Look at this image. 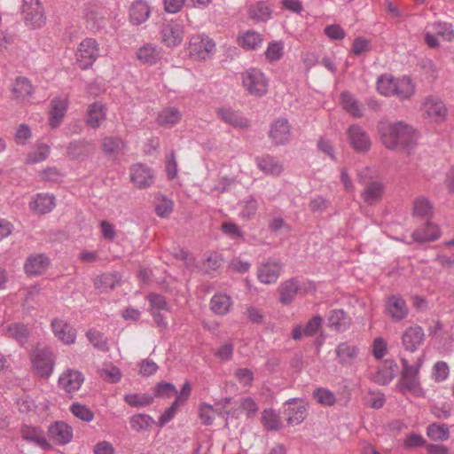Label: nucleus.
I'll return each instance as SVG.
<instances>
[{
	"mask_svg": "<svg viewBox=\"0 0 454 454\" xmlns=\"http://www.w3.org/2000/svg\"><path fill=\"white\" fill-rule=\"evenodd\" d=\"M378 131L382 144L389 150H403L409 153L416 145L415 130L403 121L381 122Z\"/></svg>",
	"mask_w": 454,
	"mask_h": 454,
	"instance_id": "1",
	"label": "nucleus"
},
{
	"mask_svg": "<svg viewBox=\"0 0 454 454\" xmlns=\"http://www.w3.org/2000/svg\"><path fill=\"white\" fill-rule=\"evenodd\" d=\"M215 51V43L206 35H192L189 42V55L199 60H206Z\"/></svg>",
	"mask_w": 454,
	"mask_h": 454,
	"instance_id": "2",
	"label": "nucleus"
},
{
	"mask_svg": "<svg viewBox=\"0 0 454 454\" xmlns=\"http://www.w3.org/2000/svg\"><path fill=\"white\" fill-rule=\"evenodd\" d=\"M243 86L251 95L262 96L267 92L268 81L262 72L249 68L242 74Z\"/></svg>",
	"mask_w": 454,
	"mask_h": 454,
	"instance_id": "3",
	"label": "nucleus"
},
{
	"mask_svg": "<svg viewBox=\"0 0 454 454\" xmlns=\"http://www.w3.org/2000/svg\"><path fill=\"white\" fill-rule=\"evenodd\" d=\"M21 12L27 25L40 27L44 24V10L39 0H23Z\"/></svg>",
	"mask_w": 454,
	"mask_h": 454,
	"instance_id": "4",
	"label": "nucleus"
},
{
	"mask_svg": "<svg viewBox=\"0 0 454 454\" xmlns=\"http://www.w3.org/2000/svg\"><path fill=\"white\" fill-rule=\"evenodd\" d=\"M98 56L99 48L95 39L86 38L80 43L76 58L78 65L82 69L91 67Z\"/></svg>",
	"mask_w": 454,
	"mask_h": 454,
	"instance_id": "5",
	"label": "nucleus"
},
{
	"mask_svg": "<svg viewBox=\"0 0 454 454\" xmlns=\"http://www.w3.org/2000/svg\"><path fill=\"white\" fill-rule=\"evenodd\" d=\"M34 369L42 377H48L53 370L52 352L48 348H37L31 355Z\"/></svg>",
	"mask_w": 454,
	"mask_h": 454,
	"instance_id": "6",
	"label": "nucleus"
},
{
	"mask_svg": "<svg viewBox=\"0 0 454 454\" xmlns=\"http://www.w3.org/2000/svg\"><path fill=\"white\" fill-rule=\"evenodd\" d=\"M369 173V169H364L358 173V180L359 182L365 185V188L362 193V197L364 200L369 204L372 205L377 203L382 197L384 188L383 185L376 181H368L366 179Z\"/></svg>",
	"mask_w": 454,
	"mask_h": 454,
	"instance_id": "7",
	"label": "nucleus"
},
{
	"mask_svg": "<svg viewBox=\"0 0 454 454\" xmlns=\"http://www.w3.org/2000/svg\"><path fill=\"white\" fill-rule=\"evenodd\" d=\"M348 138L352 148L358 153L370 150L372 142L365 130L359 125H351L347 131Z\"/></svg>",
	"mask_w": 454,
	"mask_h": 454,
	"instance_id": "8",
	"label": "nucleus"
},
{
	"mask_svg": "<svg viewBox=\"0 0 454 454\" xmlns=\"http://www.w3.org/2000/svg\"><path fill=\"white\" fill-rule=\"evenodd\" d=\"M148 301L150 303V311L154 318L157 325L161 329H167L168 323L166 317H163L162 311L168 312V302L164 296L152 293L148 295Z\"/></svg>",
	"mask_w": 454,
	"mask_h": 454,
	"instance_id": "9",
	"label": "nucleus"
},
{
	"mask_svg": "<svg viewBox=\"0 0 454 454\" xmlns=\"http://www.w3.org/2000/svg\"><path fill=\"white\" fill-rule=\"evenodd\" d=\"M282 264L275 259H268L258 266L257 277L263 284L275 283L280 276Z\"/></svg>",
	"mask_w": 454,
	"mask_h": 454,
	"instance_id": "10",
	"label": "nucleus"
},
{
	"mask_svg": "<svg viewBox=\"0 0 454 454\" xmlns=\"http://www.w3.org/2000/svg\"><path fill=\"white\" fill-rule=\"evenodd\" d=\"M130 178L138 188H146L154 181V176L151 168L140 163L131 166Z\"/></svg>",
	"mask_w": 454,
	"mask_h": 454,
	"instance_id": "11",
	"label": "nucleus"
},
{
	"mask_svg": "<svg viewBox=\"0 0 454 454\" xmlns=\"http://www.w3.org/2000/svg\"><path fill=\"white\" fill-rule=\"evenodd\" d=\"M386 311L394 321H401L408 315L406 301L397 295H392L386 301Z\"/></svg>",
	"mask_w": 454,
	"mask_h": 454,
	"instance_id": "12",
	"label": "nucleus"
},
{
	"mask_svg": "<svg viewBox=\"0 0 454 454\" xmlns=\"http://www.w3.org/2000/svg\"><path fill=\"white\" fill-rule=\"evenodd\" d=\"M425 333L420 326H410L406 328L402 335V342L404 348L414 352L423 343Z\"/></svg>",
	"mask_w": 454,
	"mask_h": 454,
	"instance_id": "13",
	"label": "nucleus"
},
{
	"mask_svg": "<svg viewBox=\"0 0 454 454\" xmlns=\"http://www.w3.org/2000/svg\"><path fill=\"white\" fill-rule=\"evenodd\" d=\"M51 328L55 336L65 344H72L76 339L75 329L62 319L55 318L51 321Z\"/></svg>",
	"mask_w": 454,
	"mask_h": 454,
	"instance_id": "14",
	"label": "nucleus"
},
{
	"mask_svg": "<svg viewBox=\"0 0 454 454\" xmlns=\"http://www.w3.org/2000/svg\"><path fill=\"white\" fill-rule=\"evenodd\" d=\"M84 377L82 372L75 370H67L59 379V387L67 393H73L80 389Z\"/></svg>",
	"mask_w": 454,
	"mask_h": 454,
	"instance_id": "15",
	"label": "nucleus"
},
{
	"mask_svg": "<svg viewBox=\"0 0 454 454\" xmlns=\"http://www.w3.org/2000/svg\"><path fill=\"white\" fill-rule=\"evenodd\" d=\"M49 434L52 441L60 445L71 442L73 438L72 427L63 421H57L49 427Z\"/></svg>",
	"mask_w": 454,
	"mask_h": 454,
	"instance_id": "16",
	"label": "nucleus"
},
{
	"mask_svg": "<svg viewBox=\"0 0 454 454\" xmlns=\"http://www.w3.org/2000/svg\"><path fill=\"white\" fill-rule=\"evenodd\" d=\"M12 98L17 101L27 102L34 93V86L27 78L19 76L12 85Z\"/></svg>",
	"mask_w": 454,
	"mask_h": 454,
	"instance_id": "17",
	"label": "nucleus"
},
{
	"mask_svg": "<svg viewBox=\"0 0 454 454\" xmlns=\"http://www.w3.org/2000/svg\"><path fill=\"white\" fill-rule=\"evenodd\" d=\"M126 149L125 142L119 137H106L102 140V151L109 158L115 160L123 155Z\"/></svg>",
	"mask_w": 454,
	"mask_h": 454,
	"instance_id": "18",
	"label": "nucleus"
},
{
	"mask_svg": "<svg viewBox=\"0 0 454 454\" xmlns=\"http://www.w3.org/2000/svg\"><path fill=\"white\" fill-rule=\"evenodd\" d=\"M50 260L43 254L28 256L24 264V270L29 276L42 274L49 266Z\"/></svg>",
	"mask_w": 454,
	"mask_h": 454,
	"instance_id": "19",
	"label": "nucleus"
},
{
	"mask_svg": "<svg viewBox=\"0 0 454 454\" xmlns=\"http://www.w3.org/2000/svg\"><path fill=\"white\" fill-rule=\"evenodd\" d=\"M2 330L4 335L15 340L20 345L26 344L30 335L28 326L21 322L11 323Z\"/></svg>",
	"mask_w": 454,
	"mask_h": 454,
	"instance_id": "20",
	"label": "nucleus"
},
{
	"mask_svg": "<svg viewBox=\"0 0 454 454\" xmlns=\"http://www.w3.org/2000/svg\"><path fill=\"white\" fill-rule=\"evenodd\" d=\"M335 353L339 364L351 365L359 354V348L355 344L346 341L336 347Z\"/></svg>",
	"mask_w": 454,
	"mask_h": 454,
	"instance_id": "21",
	"label": "nucleus"
},
{
	"mask_svg": "<svg viewBox=\"0 0 454 454\" xmlns=\"http://www.w3.org/2000/svg\"><path fill=\"white\" fill-rule=\"evenodd\" d=\"M397 370L398 366L395 361L386 360L379 365L372 379L380 385H386L394 379Z\"/></svg>",
	"mask_w": 454,
	"mask_h": 454,
	"instance_id": "22",
	"label": "nucleus"
},
{
	"mask_svg": "<svg viewBox=\"0 0 454 454\" xmlns=\"http://www.w3.org/2000/svg\"><path fill=\"white\" fill-rule=\"evenodd\" d=\"M67 108V100L63 98H53L51 102L49 124L57 129L62 122Z\"/></svg>",
	"mask_w": 454,
	"mask_h": 454,
	"instance_id": "23",
	"label": "nucleus"
},
{
	"mask_svg": "<svg viewBox=\"0 0 454 454\" xmlns=\"http://www.w3.org/2000/svg\"><path fill=\"white\" fill-rule=\"evenodd\" d=\"M121 282V275L118 271L104 273L94 280L95 288L101 293L114 290Z\"/></svg>",
	"mask_w": 454,
	"mask_h": 454,
	"instance_id": "24",
	"label": "nucleus"
},
{
	"mask_svg": "<svg viewBox=\"0 0 454 454\" xmlns=\"http://www.w3.org/2000/svg\"><path fill=\"white\" fill-rule=\"evenodd\" d=\"M270 137L276 145L286 144L290 137V126L287 120L278 119L270 128Z\"/></svg>",
	"mask_w": 454,
	"mask_h": 454,
	"instance_id": "25",
	"label": "nucleus"
},
{
	"mask_svg": "<svg viewBox=\"0 0 454 454\" xmlns=\"http://www.w3.org/2000/svg\"><path fill=\"white\" fill-rule=\"evenodd\" d=\"M55 205L54 196L47 193H38L29 203V207L33 212L43 215L51 212Z\"/></svg>",
	"mask_w": 454,
	"mask_h": 454,
	"instance_id": "26",
	"label": "nucleus"
},
{
	"mask_svg": "<svg viewBox=\"0 0 454 454\" xmlns=\"http://www.w3.org/2000/svg\"><path fill=\"white\" fill-rule=\"evenodd\" d=\"M21 435L24 440L30 442L42 449L46 450L50 448V444L44 436L43 431L39 427L24 426L21 428Z\"/></svg>",
	"mask_w": 454,
	"mask_h": 454,
	"instance_id": "27",
	"label": "nucleus"
},
{
	"mask_svg": "<svg viewBox=\"0 0 454 454\" xmlns=\"http://www.w3.org/2000/svg\"><path fill=\"white\" fill-rule=\"evenodd\" d=\"M217 114L223 121L234 128L245 129L248 127L247 120L241 116L239 112L231 108H220L217 110Z\"/></svg>",
	"mask_w": 454,
	"mask_h": 454,
	"instance_id": "28",
	"label": "nucleus"
},
{
	"mask_svg": "<svg viewBox=\"0 0 454 454\" xmlns=\"http://www.w3.org/2000/svg\"><path fill=\"white\" fill-rule=\"evenodd\" d=\"M150 12L151 10L147 3L144 0H137L129 8L130 21L135 25H139L148 19Z\"/></svg>",
	"mask_w": 454,
	"mask_h": 454,
	"instance_id": "29",
	"label": "nucleus"
},
{
	"mask_svg": "<svg viewBox=\"0 0 454 454\" xmlns=\"http://www.w3.org/2000/svg\"><path fill=\"white\" fill-rule=\"evenodd\" d=\"M257 167L267 175L278 176L283 171V166L278 159L264 155L256 159Z\"/></svg>",
	"mask_w": 454,
	"mask_h": 454,
	"instance_id": "30",
	"label": "nucleus"
},
{
	"mask_svg": "<svg viewBox=\"0 0 454 454\" xmlns=\"http://www.w3.org/2000/svg\"><path fill=\"white\" fill-rule=\"evenodd\" d=\"M105 119L106 110L102 103L95 102L89 106L86 121L90 127L98 128Z\"/></svg>",
	"mask_w": 454,
	"mask_h": 454,
	"instance_id": "31",
	"label": "nucleus"
},
{
	"mask_svg": "<svg viewBox=\"0 0 454 454\" xmlns=\"http://www.w3.org/2000/svg\"><path fill=\"white\" fill-rule=\"evenodd\" d=\"M191 391L192 386L189 381H186L179 391L172 385V395H176L175 401L172 402V418L178 410L185 405L190 398Z\"/></svg>",
	"mask_w": 454,
	"mask_h": 454,
	"instance_id": "32",
	"label": "nucleus"
},
{
	"mask_svg": "<svg viewBox=\"0 0 454 454\" xmlns=\"http://www.w3.org/2000/svg\"><path fill=\"white\" fill-rule=\"evenodd\" d=\"M137 57L144 64L153 65L161 59L162 52L152 44H146L138 49Z\"/></svg>",
	"mask_w": 454,
	"mask_h": 454,
	"instance_id": "33",
	"label": "nucleus"
},
{
	"mask_svg": "<svg viewBox=\"0 0 454 454\" xmlns=\"http://www.w3.org/2000/svg\"><path fill=\"white\" fill-rule=\"evenodd\" d=\"M329 326L339 332L347 330L351 323L350 317L342 309H333L328 318Z\"/></svg>",
	"mask_w": 454,
	"mask_h": 454,
	"instance_id": "34",
	"label": "nucleus"
},
{
	"mask_svg": "<svg viewBox=\"0 0 454 454\" xmlns=\"http://www.w3.org/2000/svg\"><path fill=\"white\" fill-rule=\"evenodd\" d=\"M414 93V85L411 80L403 76L396 79L392 96H395L401 100L409 99Z\"/></svg>",
	"mask_w": 454,
	"mask_h": 454,
	"instance_id": "35",
	"label": "nucleus"
},
{
	"mask_svg": "<svg viewBox=\"0 0 454 454\" xmlns=\"http://www.w3.org/2000/svg\"><path fill=\"white\" fill-rule=\"evenodd\" d=\"M439 235L437 226L430 222H427L422 230H417L412 233L414 240L419 243L434 241L439 238Z\"/></svg>",
	"mask_w": 454,
	"mask_h": 454,
	"instance_id": "36",
	"label": "nucleus"
},
{
	"mask_svg": "<svg viewBox=\"0 0 454 454\" xmlns=\"http://www.w3.org/2000/svg\"><path fill=\"white\" fill-rule=\"evenodd\" d=\"M231 297L223 294H215L210 300V309L217 315H225L231 307Z\"/></svg>",
	"mask_w": 454,
	"mask_h": 454,
	"instance_id": "37",
	"label": "nucleus"
},
{
	"mask_svg": "<svg viewBox=\"0 0 454 454\" xmlns=\"http://www.w3.org/2000/svg\"><path fill=\"white\" fill-rule=\"evenodd\" d=\"M263 42V38L261 34L248 30L243 35L239 36L238 43L245 50L254 51L256 50Z\"/></svg>",
	"mask_w": 454,
	"mask_h": 454,
	"instance_id": "38",
	"label": "nucleus"
},
{
	"mask_svg": "<svg viewBox=\"0 0 454 454\" xmlns=\"http://www.w3.org/2000/svg\"><path fill=\"white\" fill-rule=\"evenodd\" d=\"M341 104L346 111L355 117H360L363 114V106L349 92H342L340 96Z\"/></svg>",
	"mask_w": 454,
	"mask_h": 454,
	"instance_id": "39",
	"label": "nucleus"
},
{
	"mask_svg": "<svg viewBox=\"0 0 454 454\" xmlns=\"http://www.w3.org/2000/svg\"><path fill=\"white\" fill-rule=\"evenodd\" d=\"M155 424V420L147 414H135L129 419V425L132 430L142 432L149 430Z\"/></svg>",
	"mask_w": 454,
	"mask_h": 454,
	"instance_id": "40",
	"label": "nucleus"
},
{
	"mask_svg": "<svg viewBox=\"0 0 454 454\" xmlns=\"http://www.w3.org/2000/svg\"><path fill=\"white\" fill-rule=\"evenodd\" d=\"M271 10L265 2H258L250 5L248 9V16L255 21H266L270 18Z\"/></svg>",
	"mask_w": 454,
	"mask_h": 454,
	"instance_id": "41",
	"label": "nucleus"
},
{
	"mask_svg": "<svg viewBox=\"0 0 454 454\" xmlns=\"http://www.w3.org/2000/svg\"><path fill=\"white\" fill-rule=\"evenodd\" d=\"M299 290L297 281L289 279L281 285L279 301L283 304H289L293 301Z\"/></svg>",
	"mask_w": 454,
	"mask_h": 454,
	"instance_id": "42",
	"label": "nucleus"
},
{
	"mask_svg": "<svg viewBox=\"0 0 454 454\" xmlns=\"http://www.w3.org/2000/svg\"><path fill=\"white\" fill-rule=\"evenodd\" d=\"M262 423L269 431H276L282 427L279 416L272 409H266L262 411Z\"/></svg>",
	"mask_w": 454,
	"mask_h": 454,
	"instance_id": "43",
	"label": "nucleus"
},
{
	"mask_svg": "<svg viewBox=\"0 0 454 454\" xmlns=\"http://www.w3.org/2000/svg\"><path fill=\"white\" fill-rule=\"evenodd\" d=\"M285 412L288 415V425L292 426L301 424L307 417V410L302 404L289 406Z\"/></svg>",
	"mask_w": 454,
	"mask_h": 454,
	"instance_id": "44",
	"label": "nucleus"
},
{
	"mask_svg": "<svg viewBox=\"0 0 454 454\" xmlns=\"http://www.w3.org/2000/svg\"><path fill=\"white\" fill-rule=\"evenodd\" d=\"M425 107L427 114L430 117L443 119L446 114V107L444 104L435 98H427L425 103Z\"/></svg>",
	"mask_w": 454,
	"mask_h": 454,
	"instance_id": "45",
	"label": "nucleus"
},
{
	"mask_svg": "<svg viewBox=\"0 0 454 454\" xmlns=\"http://www.w3.org/2000/svg\"><path fill=\"white\" fill-rule=\"evenodd\" d=\"M396 79L391 74H382L378 78L377 90L384 96L390 97L393 94Z\"/></svg>",
	"mask_w": 454,
	"mask_h": 454,
	"instance_id": "46",
	"label": "nucleus"
},
{
	"mask_svg": "<svg viewBox=\"0 0 454 454\" xmlns=\"http://www.w3.org/2000/svg\"><path fill=\"white\" fill-rule=\"evenodd\" d=\"M427 436L433 441H445L450 437L449 427L445 424L434 423L427 427Z\"/></svg>",
	"mask_w": 454,
	"mask_h": 454,
	"instance_id": "47",
	"label": "nucleus"
},
{
	"mask_svg": "<svg viewBox=\"0 0 454 454\" xmlns=\"http://www.w3.org/2000/svg\"><path fill=\"white\" fill-rule=\"evenodd\" d=\"M414 214L419 217L430 218L433 215V206L428 199L420 197L414 201Z\"/></svg>",
	"mask_w": 454,
	"mask_h": 454,
	"instance_id": "48",
	"label": "nucleus"
},
{
	"mask_svg": "<svg viewBox=\"0 0 454 454\" xmlns=\"http://www.w3.org/2000/svg\"><path fill=\"white\" fill-rule=\"evenodd\" d=\"M86 335L90 342L97 349L102 352H107L109 350L107 339L104 336L102 333L96 330H90L87 332Z\"/></svg>",
	"mask_w": 454,
	"mask_h": 454,
	"instance_id": "49",
	"label": "nucleus"
},
{
	"mask_svg": "<svg viewBox=\"0 0 454 454\" xmlns=\"http://www.w3.org/2000/svg\"><path fill=\"white\" fill-rule=\"evenodd\" d=\"M126 403L132 407H144L153 402V396L148 394H129L125 395Z\"/></svg>",
	"mask_w": 454,
	"mask_h": 454,
	"instance_id": "50",
	"label": "nucleus"
},
{
	"mask_svg": "<svg viewBox=\"0 0 454 454\" xmlns=\"http://www.w3.org/2000/svg\"><path fill=\"white\" fill-rule=\"evenodd\" d=\"M313 397L322 405L333 406L336 402L334 394L325 388H317L313 392Z\"/></svg>",
	"mask_w": 454,
	"mask_h": 454,
	"instance_id": "51",
	"label": "nucleus"
},
{
	"mask_svg": "<svg viewBox=\"0 0 454 454\" xmlns=\"http://www.w3.org/2000/svg\"><path fill=\"white\" fill-rule=\"evenodd\" d=\"M50 154V147L46 145L37 146L34 151L28 153L27 163L35 164L43 161Z\"/></svg>",
	"mask_w": 454,
	"mask_h": 454,
	"instance_id": "52",
	"label": "nucleus"
},
{
	"mask_svg": "<svg viewBox=\"0 0 454 454\" xmlns=\"http://www.w3.org/2000/svg\"><path fill=\"white\" fill-rule=\"evenodd\" d=\"M283 51L282 42H271L265 51V57L270 62L278 61L282 58Z\"/></svg>",
	"mask_w": 454,
	"mask_h": 454,
	"instance_id": "53",
	"label": "nucleus"
},
{
	"mask_svg": "<svg viewBox=\"0 0 454 454\" xmlns=\"http://www.w3.org/2000/svg\"><path fill=\"white\" fill-rule=\"evenodd\" d=\"M401 390H407L413 394L419 395L420 392L419 382L417 376H405L400 380Z\"/></svg>",
	"mask_w": 454,
	"mask_h": 454,
	"instance_id": "54",
	"label": "nucleus"
},
{
	"mask_svg": "<svg viewBox=\"0 0 454 454\" xmlns=\"http://www.w3.org/2000/svg\"><path fill=\"white\" fill-rule=\"evenodd\" d=\"M223 259L222 255L216 252L211 253L204 262V270L207 273L217 270L222 267Z\"/></svg>",
	"mask_w": 454,
	"mask_h": 454,
	"instance_id": "55",
	"label": "nucleus"
},
{
	"mask_svg": "<svg viewBox=\"0 0 454 454\" xmlns=\"http://www.w3.org/2000/svg\"><path fill=\"white\" fill-rule=\"evenodd\" d=\"M72 413L80 419L90 422L93 419V412L85 405L80 403H73L70 407Z\"/></svg>",
	"mask_w": 454,
	"mask_h": 454,
	"instance_id": "56",
	"label": "nucleus"
},
{
	"mask_svg": "<svg viewBox=\"0 0 454 454\" xmlns=\"http://www.w3.org/2000/svg\"><path fill=\"white\" fill-rule=\"evenodd\" d=\"M432 26L436 35H439L449 42L454 38V30L452 28V25L448 23L435 22Z\"/></svg>",
	"mask_w": 454,
	"mask_h": 454,
	"instance_id": "57",
	"label": "nucleus"
},
{
	"mask_svg": "<svg viewBox=\"0 0 454 454\" xmlns=\"http://www.w3.org/2000/svg\"><path fill=\"white\" fill-rule=\"evenodd\" d=\"M425 439L418 434H411L403 441V446L406 450H413L425 444Z\"/></svg>",
	"mask_w": 454,
	"mask_h": 454,
	"instance_id": "58",
	"label": "nucleus"
},
{
	"mask_svg": "<svg viewBox=\"0 0 454 454\" xmlns=\"http://www.w3.org/2000/svg\"><path fill=\"white\" fill-rule=\"evenodd\" d=\"M325 34L332 40H342L346 36L345 30L337 24L325 27Z\"/></svg>",
	"mask_w": 454,
	"mask_h": 454,
	"instance_id": "59",
	"label": "nucleus"
},
{
	"mask_svg": "<svg viewBox=\"0 0 454 454\" xmlns=\"http://www.w3.org/2000/svg\"><path fill=\"white\" fill-rule=\"evenodd\" d=\"M323 322V318L320 316H315L311 319L309 320V322L306 324V325L303 328V333L307 336H313L315 335L319 327L321 326Z\"/></svg>",
	"mask_w": 454,
	"mask_h": 454,
	"instance_id": "60",
	"label": "nucleus"
},
{
	"mask_svg": "<svg viewBox=\"0 0 454 454\" xmlns=\"http://www.w3.org/2000/svg\"><path fill=\"white\" fill-rule=\"evenodd\" d=\"M88 145L85 140L72 141L67 146V154L73 158H78L83 153L84 147Z\"/></svg>",
	"mask_w": 454,
	"mask_h": 454,
	"instance_id": "61",
	"label": "nucleus"
},
{
	"mask_svg": "<svg viewBox=\"0 0 454 454\" xmlns=\"http://www.w3.org/2000/svg\"><path fill=\"white\" fill-rule=\"evenodd\" d=\"M258 203L255 199L250 198L246 201V204L241 210L240 215L243 218L250 219L252 218L257 212Z\"/></svg>",
	"mask_w": 454,
	"mask_h": 454,
	"instance_id": "62",
	"label": "nucleus"
},
{
	"mask_svg": "<svg viewBox=\"0 0 454 454\" xmlns=\"http://www.w3.org/2000/svg\"><path fill=\"white\" fill-rule=\"evenodd\" d=\"M222 231L224 234L230 236L232 239L240 238L243 236V232L240 228L234 223L224 222L222 224Z\"/></svg>",
	"mask_w": 454,
	"mask_h": 454,
	"instance_id": "63",
	"label": "nucleus"
},
{
	"mask_svg": "<svg viewBox=\"0 0 454 454\" xmlns=\"http://www.w3.org/2000/svg\"><path fill=\"white\" fill-rule=\"evenodd\" d=\"M214 410L211 405L203 403L200 407V418L204 425L209 426L213 423Z\"/></svg>",
	"mask_w": 454,
	"mask_h": 454,
	"instance_id": "64",
	"label": "nucleus"
}]
</instances>
